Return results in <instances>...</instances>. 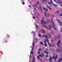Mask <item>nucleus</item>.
<instances>
[{
  "label": "nucleus",
  "mask_w": 62,
  "mask_h": 62,
  "mask_svg": "<svg viewBox=\"0 0 62 62\" xmlns=\"http://www.w3.org/2000/svg\"><path fill=\"white\" fill-rule=\"evenodd\" d=\"M42 19H42V21H41V23H42V24L43 25V27H45V28H47L50 29V28H48V27L46 26L45 25H43V23H44L45 24H46V23H50V22H51V21L48 19L47 20V21L48 22H46V23L45 22L43 21V20H44V17H43Z\"/></svg>",
  "instance_id": "obj_1"
},
{
  "label": "nucleus",
  "mask_w": 62,
  "mask_h": 62,
  "mask_svg": "<svg viewBox=\"0 0 62 62\" xmlns=\"http://www.w3.org/2000/svg\"><path fill=\"white\" fill-rule=\"evenodd\" d=\"M57 42L58 43H57V45L58 46V47H59V48H60V47H61V45H60V46L59 45H60V44L61 43H60V40H59Z\"/></svg>",
  "instance_id": "obj_2"
},
{
  "label": "nucleus",
  "mask_w": 62,
  "mask_h": 62,
  "mask_svg": "<svg viewBox=\"0 0 62 62\" xmlns=\"http://www.w3.org/2000/svg\"><path fill=\"white\" fill-rule=\"evenodd\" d=\"M51 21L52 23L53 24V26H54V27H53L54 29V30H56V29H55V28L54 27V26H55V25H54V22L53 21V18H51Z\"/></svg>",
  "instance_id": "obj_3"
},
{
  "label": "nucleus",
  "mask_w": 62,
  "mask_h": 62,
  "mask_svg": "<svg viewBox=\"0 0 62 62\" xmlns=\"http://www.w3.org/2000/svg\"><path fill=\"white\" fill-rule=\"evenodd\" d=\"M56 21H57V22H58L59 23V24L61 26H62V25H61L60 24H62V22H60V21H59V20H58L57 19H56Z\"/></svg>",
  "instance_id": "obj_4"
},
{
  "label": "nucleus",
  "mask_w": 62,
  "mask_h": 62,
  "mask_svg": "<svg viewBox=\"0 0 62 62\" xmlns=\"http://www.w3.org/2000/svg\"><path fill=\"white\" fill-rule=\"evenodd\" d=\"M42 1L43 2L42 3L43 4H45V5H46V3L44 2H46V3H47V1H46V0H42Z\"/></svg>",
  "instance_id": "obj_5"
},
{
  "label": "nucleus",
  "mask_w": 62,
  "mask_h": 62,
  "mask_svg": "<svg viewBox=\"0 0 62 62\" xmlns=\"http://www.w3.org/2000/svg\"><path fill=\"white\" fill-rule=\"evenodd\" d=\"M42 38L45 37L46 39H48V36L47 35H44L42 36Z\"/></svg>",
  "instance_id": "obj_6"
},
{
  "label": "nucleus",
  "mask_w": 62,
  "mask_h": 62,
  "mask_svg": "<svg viewBox=\"0 0 62 62\" xmlns=\"http://www.w3.org/2000/svg\"><path fill=\"white\" fill-rule=\"evenodd\" d=\"M44 42L45 43L44 44V46L46 47H47V43H46V41H44Z\"/></svg>",
  "instance_id": "obj_7"
},
{
  "label": "nucleus",
  "mask_w": 62,
  "mask_h": 62,
  "mask_svg": "<svg viewBox=\"0 0 62 62\" xmlns=\"http://www.w3.org/2000/svg\"><path fill=\"white\" fill-rule=\"evenodd\" d=\"M49 60H50V62H51L52 61V58L51 57H49Z\"/></svg>",
  "instance_id": "obj_8"
},
{
  "label": "nucleus",
  "mask_w": 62,
  "mask_h": 62,
  "mask_svg": "<svg viewBox=\"0 0 62 62\" xmlns=\"http://www.w3.org/2000/svg\"><path fill=\"white\" fill-rule=\"evenodd\" d=\"M39 7L42 12H43V11H42V8H41V6H39Z\"/></svg>",
  "instance_id": "obj_9"
},
{
  "label": "nucleus",
  "mask_w": 62,
  "mask_h": 62,
  "mask_svg": "<svg viewBox=\"0 0 62 62\" xmlns=\"http://www.w3.org/2000/svg\"><path fill=\"white\" fill-rule=\"evenodd\" d=\"M58 38L57 37L56 38V39H60V38H61V37H60V36L58 34Z\"/></svg>",
  "instance_id": "obj_10"
},
{
  "label": "nucleus",
  "mask_w": 62,
  "mask_h": 62,
  "mask_svg": "<svg viewBox=\"0 0 62 62\" xmlns=\"http://www.w3.org/2000/svg\"><path fill=\"white\" fill-rule=\"evenodd\" d=\"M58 54L57 55H56L55 56V58H57L58 57Z\"/></svg>",
  "instance_id": "obj_11"
},
{
  "label": "nucleus",
  "mask_w": 62,
  "mask_h": 62,
  "mask_svg": "<svg viewBox=\"0 0 62 62\" xmlns=\"http://www.w3.org/2000/svg\"><path fill=\"white\" fill-rule=\"evenodd\" d=\"M35 27L36 28H39V26L37 25H35Z\"/></svg>",
  "instance_id": "obj_12"
},
{
  "label": "nucleus",
  "mask_w": 62,
  "mask_h": 62,
  "mask_svg": "<svg viewBox=\"0 0 62 62\" xmlns=\"http://www.w3.org/2000/svg\"><path fill=\"white\" fill-rule=\"evenodd\" d=\"M44 15L45 16H47V13H46V12H45V13H44Z\"/></svg>",
  "instance_id": "obj_13"
},
{
  "label": "nucleus",
  "mask_w": 62,
  "mask_h": 62,
  "mask_svg": "<svg viewBox=\"0 0 62 62\" xmlns=\"http://www.w3.org/2000/svg\"><path fill=\"white\" fill-rule=\"evenodd\" d=\"M33 53L34 52L31 51V54H32V55H33V54H33Z\"/></svg>",
  "instance_id": "obj_14"
},
{
  "label": "nucleus",
  "mask_w": 62,
  "mask_h": 62,
  "mask_svg": "<svg viewBox=\"0 0 62 62\" xmlns=\"http://www.w3.org/2000/svg\"><path fill=\"white\" fill-rule=\"evenodd\" d=\"M37 59L38 61H39V56H37Z\"/></svg>",
  "instance_id": "obj_15"
},
{
  "label": "nucleus",
  "mask_w": 62,
  "mask_h": 62,
  "mask_svg": "<svg viewBox=\"0 0 62 62\" xmlns=\"http://www.w3.org/2000/svg\"><path fill=\"white\" fill-rule=\"evenodd\" d=\"M41 31L42 32V33H45V32L43 30H41Z\"/></svg>",
  "instance_id": "obj_16"
},
{
  "label": "nucleus",
  "mask_w": 62,
  "mask_h": 62,
  "mask_svg": "<svg viewBox=\"0 0 62 62\" xmlns=\"http://www.w3.org/2000/svg\"><path fill=\"white\" fill-rule=\"evenodd\" d=\"M39 43L41 44L42 45H43V42H40Z\"/></svg>",
  "instance_id": "obj_17"
},
{
  "label": "nucleus",
  "mask_w": 62,
  "mask_h": 62,
  "mask_svg": "<svg viewBox=\"0 0 62 62\" xmlns=\"http://www.w3.org/2000/svg\"><path fill=\"white\" fill-rule=\"evenodd\" d=\"M44 52L45 53V54H48L49 53V52H46L45 51H44Z\"/></svg>",
  "instance_id": "obj_18"
},
{
  "label": "nucleus",
  "mask_w": 62,
  "mask_h": 62,
  "mask_svg": "<svg viewBox=\"0 0 62 62\" xmlns=\"http://www.w3.org/2000/svg\"><path fill=\"white\" fill-rule=\"evenodd\" d=\"M45 41H49V40H48V39H45Z\"/></svg>",
  "instance_id": "obj_19"
},
{
  "label": "nucleus",
  "mask_w": 62,
  "mask_h": 62,
  "mask_svg": "<svg viewBox=\"0 0 62 62\" xmlns=\"http://www.w3.org/2000/svg\"><path fill=\"white\" fill-rule=\"evenodd\" d=\"M53 6H55V7H57V5H55L54 4H53Z\"/></svg>",
  "instance_id": "obj_20"
},
{
  "label": "nucleus",
  "mask_w": 62,
  "mask_h": 62,
  "mask_svg": "<svg viewBox=\"0 0 62 62\" xmlns=\"http://www.w3.org/2000/svg\"><path fill=\"white\" fill-rule=\"evenodd\" d=\"M47 35H49V38H51V35H50V34H47Z\"/></svg>",
  "instance_id": "obj_21"
},
{
  "label": "nucleus",
  "mask_w": 62,
  "mask_h": 62,
  "mask_svg": "<svg viewBox=\"0 0 62 62\" xmlns=\"http://www.w3.org/2000/svg\"><path fill=\"white\" fill-rule=\"evenodd\" d=\"M51 15L50 14H48L47 15V17H49V16H50Z\"/></svg>",
  "instance_id": "obj_22"
},
{
  "label": "nucleus",
  "mask_w": 62,
  "mask_h": 62,
  "mask_svg": "<svg viewBox=\"0 0 62 62\" xmlns=\"http://www.w3.org/2000/svg\"><path fill=\"white\" fill-rule=\"evenodd\" d=\"M61 60H62L60 58L58 61V62H59L60 61H61Z\"/></svg>",
  "instance_id": "obj_23"
},
{
  "label": "nucleus",
  "mask_w": 62,
  "mask_h": 62,
  "mask_svg": "<svg viewBox=\"0 0 62 62\" xmlns=\"http://www.w3.org/2000/svg\"><path fill=\"white\" fill-rule=\"evenodd\" d=\"M35 32L33 31L32 32V34H33L34 35H35Z\"/></svg>",
  "instance_id": "obj_24"
},
{
  "label": "nucleus",
  "mask_w": 62,
  "mask_h": 62,
  "mask_svg": "<svg viewBox=\"0 0 62 62\" xmlns=\"http://www.w3.org/2000/svg\"><path fill=\"white\" fill-rule=\"evenodd\" d=\"M41 54L42 55V56H44V54H43V53H42Z\"/></svg>",
  "instance_id": "obj_25"
},
{
  "label": "nucleus",
  "mask_w": 62,
  "mask_h": 62,
  "mask_svg": "<svg viewBox=\"0 0 62 62\" xmlns=\"http://www.w3.org/2000/svg\"><path fill=\"white\" fill-rule=\"evenodd\" d=\"M56 13H59V11H57L56 12Z\"/></svg>",
  "instance_id": "obj_26"
},
{
  "label": "nucleus",
  "mask_w": 62,
  "mask_h": 62,
  "mask_svg": "<svg viewBox=\"0 0 62 62\" xmlns=\"http://www.w3.org/2000/svg\"><path fill=\"white\" fill-rule=\"evenodd\" d=\"M32 45L33 46H35V44H34V42H33Z\"/></svg>",
  "instance_id": "obj_27"
},
{
  "label": "nucleus",
  "mask_w": 62,
  "mask_h": 62,
  "mask_svg": "<svg viewBox=\"0 0 62 62\" xmlns=\"http://www.w3.org/2000/svg\"><path fill=\"white\" fill-rule=\"evenodd\" d=\"M39 56L40 57H42V56L41 55V54H39Z\"/></svg>",
  "instance_id": "obj_28"
},
{
  "label": "nucleus",
  "mask_w": 62,
  "mask_h": 62,
  "mask_svg": "<svg viewBox=\"0 0 62 62\" xmlns=\"http://www.w3.org/2000/svg\"><path fill=\"white\" fill-rule=\"evenodd\" d=\"M48 8L49 9V10H51V8H50V7H48Z\"/></svg>",
  "instance_id": "obj_29"
},
{
  "label": "nucleus",
  "mask_w": 62,
  "mask_h": 62,
  "mask_svg": "<svg viewBox=\"0 0 62 62\" xmlns=\"http://www.w3.org/2000/svg\"><path fill=\"white\" fill-rule=\"evenodd\" d=\"M49 26L50 27H51V28H52V27H53V26H51V25H49Z\"/></svg>",
  "instance_id": "obj_30"
},
{
  "label": "nucleus",
  "mask_w": 62,
  "mask_h": 62,
  "mask_svg": "<svg viewBox=\"0 0 62 62\" xmlns=\"http://www.w3.org/2000/svg\"><path fill=\"white\" fill-rule=\"evenodd\" d=\"M39 1L37 2V5H39Z\"/></svg>",
  "instance_id": "obj_31"
},
{
  "label": "nucleus",
  "mask_w": 62,
  "mask_h": 62,
  "mask_svg": "<svg viewBox=\"0 0 62 62\" xmlns=\"http://www.w3.org/2000/svg\"><path fill=\"white\" fill-rule=\"evenodd\" d=\"M50 1L51 2L50 3H53V1H52V0H50Z\"/></svg>",
  "instance_id": "obj_32"
},
{
  "label": "nucleus",
  "mask_w": 62,
  "mask_h": 62,
  "mask_svg": "<svg viewBox=\"0 0 62 62\" xmlns=\"http://www.w3.org/2000/svg\"><path fill=\"white\" fill-rule=\"evenodd\" d=\"M38 36L39 37H41V36L40 34H39Z\"/></svg>",
  "instance_id": "obj_33"
},
{
  "label": "nucleus",
  "mask_w": 62,
  "mask_h": 62,
  "mask_svg": "<svg viewBox=\"0 0 62 62\" xmlns=\"http://www.w3.org/2000/svg\"><path fill=\"white\" fill-rule=\"evenodd\" d=\"M40 51H38V53L39 54H40Z\"/></svg>",
  "instance_id": "obj_34"
},
{
  "label": "nucleus",
  "mask_w": 62,
  "mask_h": 62,
  "mask_svg": "<svg viewBox=\"0 0 62 62\" xmlns=\"http://www.w3.org/2000/svg\"><path fill=\"white\" fill-rule=\"evenodd\" d=\"M22 4L23 5H24L25 4V3L24 2H22Z\"/></svg>",
  "instance_id": "obj_35"
},
{
  "label": "nucleus",
  "mask_w": 62,
  "mask_h": 62,
  "mask_svg": "<svg viewBox=\"0 0 62 62\" xmlns=\"http://www.w3.org/2000/svg\"><path fill=\"white\" fill-rule=\"evenodd\" d=\"M34 50V47L32 48L31 50V51H33Z\"/></svg>",
  "instance_id": "obj_36"
},
{
  "label": "nucleus",
  "mask_w": 62,
  "mask_h": 62,
  "mask_svg": "<svg viewBox=\"0 0 62 62\" xmlns=\"http://www.w3.org/2000/svg\"><path fill=\"white\" fill-rule=\"evenodd\" d=\"M32 18L34 19H35V17L34 16H33L32 17Z\"/></svg>",
  "instance_id": "obj_37"
},
{
  "label": "nucleus",
  "mask_w": 62,
  "mask_h": 62,
  "mask_svg": "<svg viewBox=\"0 0 62 62\" xmlns=\"http://www.w3.org/2000/svg\"><path fill=\"white\" fill-rule=\"evenodd\" d=\"M51 32H52V33H51V34H54V32H53V31H51Z\"/></svg>",
  "instance_id": "obj_38"
},
{
  "label": "nucleus",
  "mask_w": 62,
  "mask_h": 62,
  "mask_svg": "<svg viewBox=\"0 0 62 62\" xmlns=\"http://www.w3.org/2000/svg\"><path fill=\"white\" fill-rule=\"evenodd\" d=\"M51 17H54V16L53 15L51 16Z\"/></svg>",
  "instance_id": "obj_39"
},
{
  "label": "nucleus",
  "mask_w": 62,
  "mask_h": 62,
  "mask_svg": "<svg viewBox=\"0 0 62 62\" xmlns=\"http://www.w3.org/2000/svg\"><path fill=\"white\" fill-rule=\"evenodd\" d=\"M60 16H62V13H61L60 15Z\"/></svg>",
  "instance_id": "obj_40"
},
{
  "label": "nucleus",
  "mask_w": 62,
  "mask_h": 62,
  "mask_svg": "<svg viewBox=\"0 0 62 62\" xmlns=\"http://www.w3.org/2000/svg\"><path fill=\"white\" fill-rule=\"evenodd\" d=\"M56 3L57 4H59V3L57 2V1H56Z\"/></svg>",
  "instance_id": "obj_41"
},
{
  "label": "nucleus",
  "mask_w": 62,
  "mask_h": 62,
  "mask_svg": "<svg viewBox=\"0 0 62 62\" xmlns=\"http://www.w3.org/2000/svg\"><path fill=\"white\" fill-rule=\"evenodd\" d=\"M49 45L50 47H52V45H51V44H49Z\"/></svg>",
  "instance_id": "obj_42"
},
{
  "label": "nucleus",
  "mask_w": 62,
  "mask_h": 62,
  "mask_svg": "<svg viewBox=\"0 0 62 62\" xmlns=\"http://www.w3.org/2000/svg\"><path fill=\"white\" fill-rule=\"evenodd\" d=\"M31 54H30V58H31Z\"/></svg>",
  "instance_id": "obj_43"
},
{
  "label": "nucleus",
  "mask_w": 62,
  "mask_h": 62,
  "mask_svg": "<svg viewBox=\"0 0 62 62\" xmlns=\"http://www.w3.org/2000/svg\"><path fill=\"white\" fill-rule=\"evenodd\" d=\"M56 58H55V59H54V61H56Z\"/></svg>",
  "instance_id": "obj_44"
},
{
  "label": "nucleus",
  "mask_w": 62,
  "mask_h": 62,
  "mask_svg": "<svg viewBox=\"0 0 62 62\" xmlns=\"http://www.w3.org/2000/svg\"><path fill=\"white\" fill-rule=\"evenodd\" d=\"M48 55H47L46 56V57H48Z\"/></svg>",
  "instance_id": "obj_45"
},
{
  "label": "nucleus",
  "mask_w": 62,
  "mask_h": 62,
  "mask_svg": "<svg viewBox=\"0 0 62 62\" xmlns=\"http://www.w3.org/2000/svg\"><path fill=\"white\" fill-rule=\"evenodd\" d=\"M44 8V10H45L46 9V8H45L44 7L43 8Z\"/></svg>",
  "instance_id": "obj_46"
},
{
  "label": "nucleus",
  "mask_w": 62,
  "mask_h": 62,
  "mask_svg": "<svg viewBox=\"0 0 62 62\" xmlns=\"http://www.w3.org/2000/svg\"><path fill=\"white\" fill-rule=\"evenodd\" d=\"M48 10V9H46V11Z\"/></svg>",
  "instance_id": "obj_47"
},
{
  "label": "nucleus",
  "mask_w": 62,
  "mask_h": 62,
  "mask_svg": "<svg viewBox=\"0 0 62 62\" xmlns=\"http://www.w3.org/2000/svg\"><path fill=\"white\" fill-rule=\"evenodd\" d=\"M5 42H6H6H7V41L6 40L5 41Z\"/></svg>",
  "instance_id": "obj_48"
},
{
  "label": "nucleus",
  "mask_w": 62,
  "mask_h": 62,
  "mask_svg": "<svg viewBox=\"0 0 62 62\" xmlns=\"http://www.w3.org/2000/svg\"><path fill=\"white\" fill-rule=\"evenodd\" d=\"M34 6H35V7H37V5H36V4H35V5H34Z\"/></svg>",
  "instance_id": "obj_49"
},
{
  "label": "nucleus",
  "mask_w": 62,
  "mask_h": 62,
  "mask_svg": "<svg viewBox=\"0 0 62 62\" xmlns=\"http://www.w3.org/2000/svg\"><path fill=\"white\" fill-rule=\"evenodd\" d=\"M29 7H30V8H31V6H30V5H29Z\"/></svg>",
  "instance_id": "obj_50"
},
{
  "label": "nucleus",
  "mask_w": 62,
  "mask_h": 62,
  "mask_svg": "<svg viewBox=\"0 0 62 62\" xmlns=\"http://www.w3.org/2000/svg\"><path fill=\"white\" fill-rule=\"evenodd\" d=\"M49 5H51V3L50 2V3H49Z\"/></svg>",
  "instance_id": "obj_51"
},
{
  "label": "nucleus",
  "mask_w": 62,
  "mask_h": 62,
  "mask_svg": "<svg viewBox=\"0 0 62 62\" xmlns=\"http://www.w3.org/2000/svg\"><path fill=\"white\" fill-rule=\"evenodd\" d=\"M7 36L8 37H9V35H7Z\"/></svg>",
  "instance_id": "obj_52"
},
{
  "label": "nucleus",
  "mask_w": 62,
  "mask_h": 62,
  "mask_svg": "<svg viewBox=\"0 0 62 62\" xmlns=\"http://www.w3.org/2000/svg\"><path fill=\"white\" fill-rule=\"evenodd\" d=\"M51 41H52V42H54V41H53V40H51Z\"/></svg>",
  "instance_id": "obj_53"
},
{
  "label": "nucleus",
  "mask_w": 62,
  "mask_h": 62,
  "mask_svg": "<svg viewBox=\"0 0 62 62\" xmlns=\"http://www.w3.org/2000/svg\"><path fill=\"white\" fill-rule=\"evenodd\" d=\"M53 59L54 58V56H53Z\"/></svg>",
  "instance_id": "obj_54"
},
{
  "label": "nucleus",
  "mask_w": 62,
  "mask_h": 62,
  "mask_svg": "<svg viewBox=\"0 0 62 62\" xmlns=\"http://www.w3.org/2000/svg\"><path fill=\"white\" fill-rule=\"evenodd\" d=\"M36 40H37V41H38V40L37 39H36Z\"/></svg>",
  "instance_id": "obj_55"
},
{
  "label": "nucleus",
  "mask_w": 62,
  "mask_h": 62,
  "mask_svg": "<svg viewBox=\"0 0 62 62\" xmlns=\"http://www.w3.org/2000/svg\"><path fill=\"white\" fill-rule=\"evenodd\" d=\"M41 50V49L40 48L39 49H38V50H39H39Z\"/></svg>",
  "instance_id": "obj_56"
},
{
  "label": "nucleus",
  "mask_w": 62,
  "mask_h": 62,
  "mask_svg": "<svg viewBox=\"0 0 62 62\" xmlns=\"http://www.w3.org/2000/svg\"><path fill=\"white\" fill-rule=\"evenodd\" d=\"M48 44H49H49H49V42H48Z\"/></svg>",
  "instance_id": "obj_57"
},
{
  "label": "nucleus",
  "mask_w": 62,
  "mask_h": 62,
  "mask_svg": "<svg viewBox=\"0 0 62 62\" xmlns=\"http://www.w3.org/2000/svg\"><path fill=\"white\" fill-rule=\"evenodd\" d=\"M60 31H61V32H62V30H61Z\"/></svg>",
  "instance_id": "obj_58"
},
{
  "label": "nucleus",
  "mask_w": 62,
  "mask_h": 62,
  "mask_svg": "<svg viewBox=\"0 0 62 62\" xmlns=\"http://www.w3.org/2000/svg\"><path fill=\"white\" fill-rule=\"evenodd\" d=\"M34 10H36V9L35 8H34Z\"/></svg>",
  "instance_id": "obj_59"
},
{
  "label": "nucleus",
  "mask_w": 62,
  "mask_h": 62,
  "mask_svg": "<svg viewBox=\"0 0 62 62\" xmlns=\"http://www.w3.org/2000/svg\"><path fill=\"white\" fill-rule=\"evenodd\" d=\"M52 46H54V45H53Z\"/></svg>",
  "instance_id": "obj_60"
},
{
  "label": "nucleus",
  "mask_w": 62,
  "mask_h": 62,
  "mask_svg": "<svg viewBox=\"0 0 62 62\" xmlns=\"http://www.w3.org/2000/svg\"><path fill=\"white\" fill-rule=\"evenodd\" d=\"M61 59L62 60V57H61Z\"/></svg>",
  "instance_id": "obj_61"
},
{
  "label": "nucleus",
  "mask_w": 62,
  "mask_h": 62,
  "mask_svg": "<svg viewBox=\"0 0 62 62\" xmlns=\"http://www.w3.org/2000/svg\"><path fill=\"white\" fill-rule=\"evenodd\" d=\"M37 18H39V17L38 16L37 17Z\"/></svg>",
  "instance_id": "obj_62"
},
{
  "label": "nucleus",
  "mask_w": 62,
  "mask_h": 62,
  "mask_svg": "<svg viewBox=\"0 0 62 62\" xmlns=\"http://www.w3.org/2000/svg\"><path fill=\"white\" fill-rule=\"evenodd\" d=\"M37 9H39V8H37Z\"/></svg>",
  "instance_id": "obj_63"
},
{
  "label": "nucleus",
  "mask_w": 62,
  "mask_h": 62,
  "mask_svg": "<svg viewBox=\"0 0 62 62\" xmlns=\"http://www.w3.org/2000/svg\"><path fill=\"white\" fill-rule=\"evenodd\" d=\"M46 51L47 50V49H46Z\"/></svg>",
  "instance_id": "obj_64"
}]
</instances>
